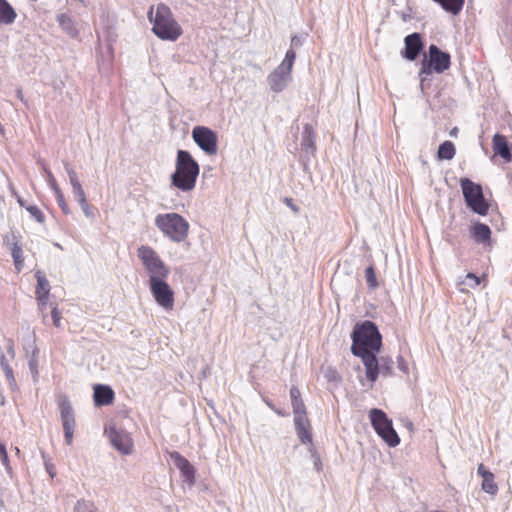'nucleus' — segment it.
<instances>
[{"instance_id":"b1692460","label":"nucleus","mask_w":512,"mask_h":512,"mask_svg":"<svg viewBox=\"0 0 512 512\" xmlns=\"http://www.w3.org/2000/svg\"><path fill=\"white\" fill-rule=\"evenodd\" d=\"M290 398L294 416L307 414L306 406L301 398V392L298 387L292 386L290 388Z\"/></svg>"},{"instance_id":"f03ea898","label":"nucleus","mask_w":512,"mask_h":512,"mask_svg":"<svg viewBox=\"0 0 512 512\" xmlns=\"http://www.w3.org/2000/svg\"><path fill=\"white\" fill-rule=\"evenodd\" d=\"M154 7L151 6L148 11V18L153 24V33L162 40L175 41L182 35L181 26L175 21L170 8L160 3L156 7L153 16Z\"/></svg>"},{"instance_id":"aec40b11","label":"nucleus","mask_w":512,"mask_h":512,"mask_svg":"<svg viewBox=\"0 0 512 512\" xmlns=\"http://www.w3.org/2000/svg\"><path fill=\"white\" fill-rule=\"evenodd\" d=\"M291 76L286 75L282 68H276L269 76L268 82L271 90L274 92H281L290 81Z\"/></svg>"},{"instance_id":"c756f323","label":"nucleus","mask_w":512,"mask_h":512,"mask_svg":"<svg viewBox=\"0 0 512 512\" xmlns=\"http://www.w3.org/2000/svg\"><path fill=\"white\" fill-rule=\"evenodd\" d=\"M11 255L14 260L15 268L20 271L23 267L24 257L22 247L18 243H13L11 245Z\"/></svg>"},{"instance_id":"9b49d317","label":"nucleus","mask_w":512,"mask_h":512,"mask_svg":"<svg viewBox=\"0 0 512 512\" xmlns=\"http://www.w3.org/2000/svg\"><path fill=\"white\" fill-rule=\"evenodd\" d=\"M107 433L109 440L115 449L122 454H130L132 452L133 440L127 432L111 427Z\"/></svg>"},{"instance_id":"c9c22d12","label":"nucleus","mask_w":512,"mask_h":512,"mask_svg":"<svg viewBox=\"0 0 512 512\" xmlns=\"http://www.w3.org/2000/svg\"><path fill=\"white\" fill-rule=\"evenodd\" d=\"M365 278L370 288H376L378 286L377 277L372 266L365 270Z\"/></svg>"},{"instance_id":"a18cd8bd","label":"nucleus","mask_w":512,"mask_h":512,"mask_svg":"<svg viewBox=\"0 0 512 512\" xmlns=\"http://www.w3.org/2000/svg\"><path fill=\"white\" fill-rule=\"evenodd\" d=\"M9 347H8V354L10 355L11 359H14L15 357V350L12 340H9Z\"/></svg>"},{"instance_id":"f257e3e1","label":"nucleus","mask_w":512,"mask_h":512,"mask_svg":"<svg viewBox=\"0 0 512 512\" xmlns=\"http://www.w3.org/2000/svg\"><path fill=\"white\" fill-rule=\"evenodd\" d=\"M351 338V352L353 355H361L365 352H380L382 347V336L375 323L370 320L356 324Z\"/></svg>"},{"instance_id":"4be33fe9","label":"nucleus","mask_w":512,"mask_h":512,"mask_svg":"<svg viewBox=\"0 0 512 512\" xmlns=\"http://www.w3.org/2000/svg\"><path fill=\"white\" fill-rule=\"evenodd\" d=\"M471 234L477 243L490 245L491 229L483 223H476L471 228Z\"/></svg>"},{"instance_id":"7c9ffc66","label":"nucleus","mask_w":512,"mask_h":512,"mask_svg":"<svg viewBox=\"0 0 512 512\" xmlns=\"http://www.w3.org/2000/svg\"><path fill=\"white\" fill-rule=\"evenodd\" d=\"M0 366L3 369V372H4L5 376H6V379L9 382V384L10 385H15L16 384V380H15V377H14L13 369L9 365V363H8V361L6 359V356L4 354H2L0 356Z\"/></svg>"},{"instance_id":"bb28decb","label":"nucleus","mask_w":512,"mask_h":512,"mask_svg":"<svg viewBox=\"0 0 512 512\" xmlns=\"http://www.w3.org/2000/svg\"><path fill=\"white\" fill-rule=\"evenodd\" d=\"M439 4L446 12L458 15L464 6L465 0H432Z\"/></svg>"},{"instance_id":"423d86ee","label":"nucleus","mask_w":512,"mask_h":512,"mask_svg":"<svg viewBox=\"0 0 512 512\" xmlns=\"http://www.w3.org/2000/svg\"><path fill=\"white\" fill-rule=\"evenodd\" d=\"M371 424L377 434L390 446L395 447L400 443V438L392 426V421L380 409H372L369 413Z\"/></svg>"},{"instance_id":"72a5a7b5","label":"nucleus","mask_w":512,"mask_h":512,"mask_svg":"<svg viewBox=\"0 0 512 512\" xmlns=\"http://www.w3.org/2000/svg\"><path fill=\"white\" fill-rule=\"evenodd\" d=\"M38 353H39V350L35 349L33 351V353H32L31 359L29 360V369H30V371L32 373V376H33L34 380H37L38 379V375H39L38 359H37Z\"/></svg>"},{"instance_id":"ea45409f","label":"nucleus","mask_w":512,"mask_h":512,"mask_svg":"<svg viewBox=\"0 0 512 512\" xmlns=\"http://www.w3.org/2000/svg\"><path fill=\"white\" fill-rule=\"evenodd\" d=\"M466 278L473 282L472 284H470V287L472 288L479 286L481 283V278L475 275L474 273H468L466 275Z\"/></svg>"},{"instance_id":"6ab92c4d","label":"nucleus","mask_w":512,"mask_h":512,"mask_svg":"<svg viewBox=\"0 0 512 512\" xmlns=\"http://www.w3.org/2000/svg\"><path fill=\"white\" fill-rule=\"evenodd\" d=\"M94 402L97 406L110 405L114 401V391L106 385L98 384L94 387Z\"/></svg>"},{"instance_id":"0eeeda50","label":"nucleus","mask_w":512,"mask_h":512,"mask_svg":"<svg viewBox=\"0 0 512 512\" xmlns=\"http://www.w3.org/2000/svg\"><path fill=\"white\" fill-rule=\"evenodd\" d=\"M137 254L148 271L150 279L168 277L169 270L154 249L143 245L138 248Z\"/></svg>"},{"instance_id":"1a4fd4ad","label":"nucleus","mask_w":512,"mask_h":512,"mask_svg":"<svg viewBox=\"0 0 512 512\" xmlns=\"http://www.w3.org/2000/svg\"><path fill=\"white\" fill-rule=\"evenodd\" d=\"M166 278L149 279L150 290L156 303L167 311L174 308V291L165 281Z\"/></svg>"},{"instance_id":"39448f33","label":"nucleus","mask_w":512,"mask_h":512,"mask_svg":"<svg viewBox=\"0 0 512 512\" xmlns=\"http://www.w3.org/2000/svg\"><path fill=\"white\" fill-rule=\"evenodd\" d=\"M460 186L466 202V205L479 215H486L489 210V204L485 200L481 185L474 183L469 178H461Z\"/></svg>"},{"instance_id":"412c9836","label":"nucleus","mask_w":512,"mask_h":512,"mask_svg":"<svg viewBox=\"0 0 512 512\" xmlns=\"http://www.w3.org/2000/svg\"><path fill=\"white\" fill-rule=\"evenodd\" d=\"M478 474L482 477V489L491 495L498 491V485L495 482L493 473L488 471L483 464H480L477 469Z\"/></svg>"},{"instance_id":"473e14b6","label":"nucleus","mask_w":512,"mask_h":512,"mask_svg":"<svg viewBox=\"0 0 512 512\" xmlns=\"http://www.w3.org/2000/svg\"><path fill=\"white\" fill-rule=\"evenodd\" d=\"M26 210L29 212L31 217H33L38 223L45 222V215L42 210L36 205H29L26 207Z\"/></svg>"},{"instance_id":"e433bc0d","label":"nucleus","mask_w":512,"mask_h":512,"mask_svg":"<svg viewBox=\"0 0 512 512\" xmlns=\"http://www.w3.org/2000/svg\"><path fill=\"white\" fill-rule=\"evenodd\" d=\"M51 316L53 319V324L55 327L60 328L61 327V318L62 314L60 310L57 308V306H54L51 310Z\"/></svg>"},{"instance_id":"2eb2a0df","label":"nucleus","mask_w":512,"mask_h":512,"mask_svg":"<svg viewBox=\"0 0 512 512\" xmlns=\"http://www.w3.org/2000/svg\"><path fill=\"white\" fill-rule=\"evenodd\" d=\"M404 43L405 48L403 57H405L407 60L414 61L423 49L421 35L419 33H412L407 35L404 39Z\"/></svg>"},{"instance_id":"c85d7f7f","label":"nucleus","mask_w":512,"mask_h":512,"mask_svg":"<svg viewBox=\"0 0 512 512\" xmlns=\"http://www.w3.org/2000/svg\"><path fill=\"white\" fill-rule=\"evenodd\" d=\"M455 153L456 149L454 144L451 141H444L438 148L437 157L439 160H451L455 156Z\"/></svg>"},{"instance_id":"c03bdc74","label":"nucleus","mask_w":512,"mask_h":512,"mask_svg":"<svg viewBox=\"0 0 512 512\" xmlns=\"http://www.w3.org/2000/svg\"><path fill=\"white\" fill-rule=\"evenodd\" d=\"M266 404L272 409L274 410L278 415L280 416H286L287 414L279 409H276L275 406L270 402V401H266Z\"/></svg>"},{"instance_id":"2f4dec72","label":"nucleus","mask_w":512,"mask_h":512,"mask_svg":"<svg viewBox=\"0 0 512 512\" xmlns=\"http://www.w3.org/2000/svg\"><path fill=\"white\" fill-rule=\"evenodd\" d=\"M73 512H98V510L93 502L80 499L76 502Z\"/></svg>"},{"instance_id":"4468645a","label":"nucleus","mask_w":512,"mask_h":512,"mask_svg":"<svg viewBox=\"0 0 512 512\" xmlns=\"http://www.w3.org/2000/svg\"><path fill=\"white\" fill-rule=\"evenodd\" d=\"M36 279L37 286L35 290V296L39 310L44 312L48 304L50 284L47 278L41 272L36 273Z\"/></svg>"},{"instance_id":"79ce46f5","label":"nucleus","mask_w":512,"mask_h":512,"mask_svg":"<svg viewBox=\"0 0 512 512\" xmlns=\"http://www.w3.org/2000/svg\"><path fill=\"white\" fill-rule=\"evenodd\" d=\"M295 58H296V53L294 51V49H289L286 54H285V59H287L288 61H292L294 62L295 61Z\"/></svg>"},{"instance_id":"cd10ccee","label":"nucleus","mask_w":512,"mask_h":512,"mask_svg":"<svg viewBox=\"0 0 512 512\" xmlns=\"http://www.w3.org/2000/svg\"><path fill=\"white\" fill-rule=\"evenodd\" d=\"M50 186H51L52 190L54 191L56 201H57L60 209L62 210V212L66 215L70 214V209L65 200L64 194L54 178H52V180L50 182Z\"/></svg>"},{"instance_id":"09e8293b","label":"nucleus","mask_w":512,"mask_h":512,"mask_svg":"<svg viewBox=\"0 0 512 512\" xmlns=\"http://www.w3.org/2000/svg\"><path fill=\"white\" fill-rule=\"evenodd\" d=\"M458 135V128L457 127H454L451 131H450V136L452 137H457Z\"/></svg>"},{"instance_id":"a211bd4d","label":"nucleus","mask_w":512,"mask_h":512,"mask_svg":"<svg viewBox=\"0 0 512 512\" xmlns=\"http://www.w3.org/2000/svg\"><path fill=\"white\" fill-rule=\"evenodd\" d=\"M492 146L495 155H500L506 162L512 161V154L507 138L504 135L495 134L493 136Z\"/></svg>"},{"instance_id":"a19ab883","label":"nucleus","mask_w":512,"mask_h":512,"mask_svg":"<svg viewBox=\"0 0 512 512\" xmlns=\"http://www.w3.org/2000/svg\"><path fill=\"white\" fill-rule=\"evenodd\" d=\"M284 203L295 213L299 212V207L294 204L293 199L290 197L284 198Z\"/></svg>"},{"instance_id":"4c0bfd02","label":"nucleus","mask_w":512,"mask_h":512,"mask_svg":"<svg viewBox=\"0 0 512 512\" xmlns=\"http://www.w3.org/2000/svg\"><path fill=\"white\" fill-rule=\"evenodd\" d=\"M294 62L288 61L287 59H283L282 63L277 68H282L284 72H286V75H290L292 73Z\"/></svg>"},{"instance_id":"f704fd0d","label":"nucleus","mask_w":512,"mask_h":512,"mask_svg":"<svg viewBox=\"0 0 512 512\" xmlns=\"http://www.w3.org/2000/svg\"><path fill=\"white\" fill-rule=\"evenodd\" d=\"M379 367L382 375L390 376L392 374L393 361L390 358H381Z\"/></svg>"},{"instance_id":"20e7f679","label":"nucleus","mask_w":512,"mask_h":512,"mask_svg":"<svg viewBox=\"0 0 512 512\" xmlns=\"http://www.w3.org/2000/svg\"><path fill=\"white\" fill-rule=\"evenodd\" d=\"M156 227L173 242L184 241L189 234V222L180 214L171 212L158 214L155 217Z\"/></svg>"},{"instance_id":"ddd939ff","label":"nucleus","mask_w":512,"mask_h":512,"mask_svg":"<svg viewBox=\"0 0 512 512\" xmlns=\"http://www.w3.org/2000/svg\"><path fill=\"white\" fill-rule=\"evenodd\" d=\"M378 352H369L362 353L361 355H356L362 360V363L365 367L366 378L374 383L380 374L379 361L376 357Z\"/></svg>"},{"instance_id":"5701e85b","label":"nucleus","mask_w":512,"mask_h":512,"mask_svg":"<svg viewBox=\"0 0 512 512\" xmlns=\"http://www.w3.org/2000/svg\"><path fill=\"white\" fill-rule=\"evenodd\" d=\"M301 146L305 152L313 153L316 149L315 132L310 124L304 125Z\"/></svg>"},{"instance_id":"f3484780","label":"nucleus","mask_w":512,"mask_h":512,"mask_svg":"<svg viewBox=\"0 0 512 512\" xmlns=\"http://www.w3.org/2000/svg\"><path fill=\"white\" fill-rule=\"evenodd\" d=\"M171 457L174 460L175 466L180 470L183 477L189 482L194 483L195 480V469L191 463L180 453L173 452Z\"/></svg>"},{"instance_id":"f8f14e48","label":"nucleus","mask_w":512,"mask_h":512,"mask_svg":"<svg viewBox=\"0 0 512 512\" xmlns=\"http://www.w3.org/2000/svg\"><path fill=\"white\" fill-rule=\"evenodd\" d=\"M60 413L64 430L65 442L67 443V445H71L75 429V418L72 412V407L67 401H63L60 404Z\"/></svg>"},{"instance_id":"49530a36","label":"nucleus","mask_w":512,"mask_h":512,"mask_svg":"<svg viewBox=\"0 0 512 512\" xmlns=\"http://www.w3.org/2000/svg\"><path fill=\"white\" fill-rule=\"evenodd\" d=\"M80 207L83 210V212L85 213V215H87V216L90 215L88 201H86V206H80Z\"/></svg>"},{"instance_id":"7ed1b4c3","label":"nucleus","mask_w":512,"mask_h":512,"mask_svg":"<svg viewBox=\"0 0 512 512\" xmlns=\"http://www.w3.org/2000/svg\"><path fill=\"white\" fill-rule=\"evenodd\" d=\"M199 171V165L192 155L188 151L178 150L176 169L171 176V182L182 191H190L195 187Z\"/></svg>"},{"instance_id":"de8ad7c7","label":"nucleus","mask_w":512,"mask_h":512,"mask_svg":"<svg viewBox=\"0 0 512 512\" xmlns=\"http://www.w3.org/2000/svg\"><path fill=\"white\" fill-rule=\"evenodd\" d=\"M291 44L292 46H297L300 44V40L297 36H293L292 39H291Z\"/></svg>"},{"instance_id":"a878e982","label":"nucleus","mask_w":512,"mask_h":512,"mask_svg":"<svg viewBox=\"0 0 512 512\" xmlns=\"http://www.w3.org/2000/svg\"><path fill=\"white\" fill-rule=\"evenodd\" d=\"M69 178H70V183L72 185L73 194H74L75 198L78 200L80 206H86V201H87L86 194L77 179L76 173L74 171H70Z\"/></svg>"},{"instance_id":"9d476101","label":"nucleus","mask_w":512,"mask_h":512,"mask_svg":"<svg viewBox=\"0 0 512 512\" xmlns=\"http://www.w3.org/2000/svg\"><path fill=\"white\" fill-rule=\"evenodd\" d=\"M195 143L208 155L217 153L218 138L216 133L208 127L196 126L192 130Z\"/></svg>"},{"instance_id":"dca6fc26","label":"nucleus","mask_w":512,"mask_h":512,"mask_svg":"<svg viewBox=\"0 0 512 512\" xmlns=\"http://www.w3.org/2000/svg\"><path fill=\"white\" fill-rule=\"evenodd\" d=\"M294 423L298 438L303 444L312 443L311 424L307 414L294 416Z\"/></svg>"},{"instance_id":"37998d69","label":"nucleus","mask_w":512,"mask_h":512,"mask_svg":"<svg viewBox=\"0 0 512 512\" xmlns=\"http://www.w3.org/2000/svg\"><path fill=\"white\" fill-rule=\"evenodd\" d=\"M46 469H47V472L49 473L50 477L54 478V476L56 475V470H55L54 465L46 463Z\"/></svg>"},{"instance_id":"6e6552de","label":"nucleus","mask_w":512,"mask_h":512,"mask_svg":"<svg viewBox=\"0 0 512 512\" xmlns=\"http://www.w3.org/2000/svg\"><path fill=\"white\" fill-rule=\"evenodd\" d=\"M451 65V57L447 52L441 51L436 45L431 44L428 48V58L422 62L421 74L443 73Z\"/></svg>"},{"instance_id":"393cba45","label":"nucleus","mask_w":512,"mask_h":512,"mask_svg":"<svg viewBox=\"0 0 512 512\" xmlns=\"http://www.w3.org/2000/svg\"><path fill=\"white\" fill-rule=\"evenodd\" d=\"M16 17L14 8L6 0H0V24H12Z\"/></svg>"},{"instance_id":"58836bf2","label":"nucleus","mask_w":512,"mask_h":512,"mask_svg":"<svg viewBox=\"0 0 512 512\" xmlns=\"http://www.w3.org/2000/svg\"><path fill=\"white\" fill-rule=\"evenodd\" d=\"M0 458L3 462V464L5 465V467H9V458H8V454H7V450H6V447L3 443L0 442Z\"/></svg>"}]
</instances>
